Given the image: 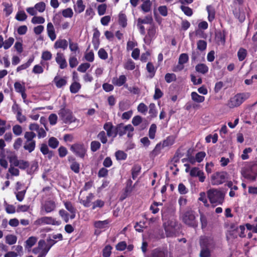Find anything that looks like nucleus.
Masks as SVG:
<instances>
[{
  "label": "nucleus",
  "instance_id": "nucleus-1",
  "mask_svg": "<svg viewBox=\"0 0 257 257\" xmlns=\"http://www.w3.org/2000/svg\"><path fill=\"white\" fill-rule=\"evenodd\" d=\"M250 96L249 92H243L237 93L231 97L227 102V106L229 108H234L240 105L244 101Z\"/></svg>",
  "mask_w": 257,
  "mask_h": 257
},
{
  "label": "nucleus",
  "instance_id": "nucleus-2",
  "mask_svg": "<svg viewBox=\"0 0 257 257\" xmlns=\"http://www.w3.org/2000/svg\"><path fill=\"white\" fill-rule=\"evenodd\" d=\"M210 202L216 205L222 204L224 201V195L223 193L216 189H210L207 192Z\"/></svg>",
  "mask_w": 257,
  "mask_h": 257
},
{
  "label": "nucleus",
  "instance_id": "nucleus-3",
  "mask_svg": "<svg viewBox=\"0 0 257 257\" xmlns=\"http://www.w3.org/2000/svg\"><path fill=\"white\" fill-rule=\"evenodd\" d=\"M58 114L63 122L66 124H70L77 120L76 118L73 115L72 111L67 108H61L59 110Z\"/></svg>",
  "mask_w": 257,
  "mask_h": 257
},
{
  "label": "nucleus",
  "instance_id": "nucleus-4",
  "mask_svg": "<svg viewBox=\"0 0 257 257\" xmlns=\"http://www.w3.org/2000/svg\"><path fill=\"white\" fill-rule=\"evenodd\" d=\"M182 221L186 225L196 227L197 226V222L193 211H188L185 212L181 216Z\"/></svg>",
  "mask_w": 257,
  "mask_h": 257
},
{
  "label": "nucleus",
  "instance_id": "nucleus-5",
  "mask_svg": "<svg viewBox=\"0 0 257 257\" xmlns=\"http://www.w3.org/2000/svg\"><path fill=\"white\" fill-rule=\"evenodd\" d=\"M70 150L75 155L83 158L86 154L87 148L82 143H76L71 146Z\"/></svg>",
  "mask_w": 257,
  "mask_h": 257
},
{
  "label": "nucleus",
  "instance_id": "nucleus-6",
  "mask_svg": "<svg viewBox=\"0 0 257 257\" xmlns=\"http://www.w3.org/2000/svg\"><path fill=\"white\" fill-rule=\"evenodd\" d=\"M227 173L225 172H216L211 177V184L213 185H218L223 183L227 178Z\"/></svg>",
  "mask_w": 257,
  "mask_h": 257
},
{
  "label": "nucleus",
  "instance_id": "nucleus-7",
  "mask_svg": "<svg viewBox=\"0 0 257 257\" xmlns=\"http://www.w3.org/2000/svg\"><path fill=\"white\" fill-rule=\"evenodd\" d=\"M34 224L36 226H41L46 224L59 225L60 223L59 221L55 220L52 217L44 216L36 219L34 221Z\"/></svg>",
  "mask_w": 257,
  "mask_h": 257
},
{
  "label": "nucleus",
  "instance_id": "nucleus-8",
  "mask_svg": "<svg viewBox=\"0 0 257 257\" xmlns=\"http://www.w3.org/2000/svg\"><path fill=\"white\" fill-rule=\"evenodd\" d=\"M52 243L49 244L46 242L43 239H41L39 241L38 246L41 251L40 254L37 257H45L47 253L50 249L51 247L55 243L54 240H52Z\"/></svg>",
  "mask_w": 257,
  "mask_h": 257
},
{
  "label": "nucleus",
  "instance_id": "nucleus-9",
  "mask_svg": "<svg viewBox=\"0 0 257 257\" xmlns=\"http://www.w3.org/2000/svg\"><path fill=\"white\" fill-rule=\"evenodd\" d=\"M116 136L118 135L121 137L127 133V132H133L134 127L131 124L124 125L121 123L116 125Z\"/></svg>",
  "mask_w": 257,
  "mask_h": 257
},
{
  "label": "nucleus",
  "instance_id": "nucleus-10",
  "mask_svg": "<svg viewBox=\"0 0 257 257\" xmlns=\"http://www.w3.org/2000/svg\"><path fill=\"white\" fill-rule=\"evenodd\" d=\"M56 205L55 201L51 200H46L42 204L41 207V211H44L46 213H50L56 209Z\"/></svg>",
  "mask_w": 257,
  "mask_h": 257
},
{
  "label": "nucleus",
  "instance_id": "nucleus-11",
  "mask_svg": "<svg viewBox=\"0 0 257 257\" xmlns=\"http://www.w3.org/2000/svg\"><path fill=\"white\" fill-rule=\"evenodd\" d=\"M156 29L154 26H151L148 29L147 34L144 39V42L149 45L151 41L155 38Z\"/></svg>",
  "mask_w": 257,
  "mask_h": 257
},
{
  "label": "nucleus",
  "instance_id": "nucleus-12",
  "mask_svg": "<svg viewBox=\"0 0 257 257\" xmlns=\"http://www.w3.org/2000/svg\"><path fill=\"white\" fill-rule=\"evenodd\" d=\"M103 128L106 132L107 136L108 137L114 138L116 137V126L114 127L111 122H106L104 124Z\"/></svg>",
  "mask_w": 257,
  "mask_h": 257
},
{
  "label": "nucleus",
  "instance_id": "nucleus-13",
  "mask_svg": "<svg viewBox=\"0 0 257 257\" xmlns=\"http://www.w3.org/2000/svg\"><path fill=\"white\" fill-rule=\"evenodd\" d=\"M55 61L61 69L66 68L68 65L64 55L61 52H57L55 57Z\"/></svg>",
  "mask_w": 257,
  "mask_h": 257
},
{
  "label": "nucleus",
  "instance_id": "nucleus-14",
  "mask_svg": "<svg viewBox=\"0 0 257 257\" xmlns=\"http://www.w3.org/2000/svg\"><path fill=\"white\" fill-rule=\"evenodd\" d=\"M110 222L111 221L109 219H106L103 221H96L94 222V226L97 229L105 230L108 228Z\"/></svg>",
  "mask_w": 257,
  "mask_h": 257
},
{
  "label": "nucleus",
  "instance_id": "nucleus-15",
  "mask_svg": "<svg viewBox=\"0 0 257 257\" xmlns=\"http://www.w3.org/2000/svg\"><path fill=\"white\" fill-rule=\"evenodd\" d=\"M63 203L65 208L70 213V218L74 219L75 217V214L76 212V208L72 204V203L70 201H64Z\"/></svg>",
  "mask_w": 257,
  "mask_h": 257
},
{
  "label": "nucleus",
  "instance_id": "nucleus-16",
  "mask_svg": "<svg viewBox=\"0 0 257 257\" xmlns=\"http://www.w3.org/2000/svg\"><path fill=\"white\" fill-rule=\"evenodd\" d=\"M53 82L58 88H61L67 84V80L65 77H61L56 76L54 77Z\"/></svg>",
  "mask_w": 257,
  "mask_h": 257
},
{
  "label": "nucleus",
  "instance_id": "nucleus-17",
  "mask_svg": "<svg viewBox=\"0 0 257 257\" xmlns=\"http://www.w3.org/2000/svg\"><path fill=\"white\" fill-rule=\"evenodd\" d=\"M47 32L48 37L52 41H54L56 38L55 29L52 23H48L47 26Z\"/></svg>",
  "mask_w": 257,
  "mask_h": 257
},
{
  "label": "nucleus",
  "instance_id": "nucleus-18",
  "mask_svg": "<svg viewBox=\"0 0 257 257\" xmlns=\"http://www.w3.org/2000/svg\"><path fill=\"white\" fill-rule=\"evenodd\" d=\"M126 81V76L124 75H121L119 77H113L112 79V83L115 86H121L125 83Z\"/></svg>",
  "mask_w": 257,
  "mask_h": 257
},
{
  "label": "nucleus",
  "instance_id": "nucleus-19",
  "mask_svg": "<svg viewBox=\"0 0 257 257\" xmlns=\"http://www.w3.org/2000/svg\"><path fill=\"white\" fill-rule=\"evenodd\" d=\"M200 243L201 247H212L213 241V240L207 237H203L200 238Z\"/></svg>",
  "mask_w": 257,
  "mask_h": 257
},
{
  "label": "nucleus",
  "instance_id": "nucleus-20",
  "mask_svg": "<svg viewBox=\"0 0 257 257\" xmlns=\"http://www.w3.org/2000/svg\"><path fill=\"white\" fill-rule=\"evenodd\" d=\"M68 47V42L65 39H58L54 43V47L55 49H62L65 50Z\"/></svg>",
  "mask_w": 257,
  "mask_h": 257
},
{
  "label": "nucleus",
  "instance_id": "nucleus-21",
  "mask_svg": "<svg viewBox=\"0 0 257 257\" xmlns=\"http://www.w3.org/2000/svg\"><path fill=\"white\" fill-rule=\"evenodd\" d=\"M85 8L82 0H77L74 6V10L75 13L80 14L83 12Z\"/></svg>",
  "mask_w": 257,
  "mask_h": 257
},
{
  "label": "nucleus",
  "instance_id": "nucleus-22",
  "mask_svg": "<svg viewBox=\"0 0 257 257\" xmlns=\"http://www.w3.org/2000/svg\"><path fill=\"white\" fill-rule=\"evenodd\" d=\"M100 35V33L99 30L97 29H94L93 35L92 43L95 49H97L98 47L99 38Z\"/></svg>",
  "mask_w": 257,
  "mask_h": 257
},
{
  "label": "nucleus",
  "instance_id": "nucleus-23",
  "mask_svg": "<svg viewBox=\"0 0 257 257\" xmlns=\"http://www.w3.org/2000/svg\"><path fill=\"white\" fill-rule=\"evenodd\" d=\"M241 174L244 178L249 181H254L256 179V177L252 175L247 169H243L241 171Z\"/></svg>",
  "mask_w": 257,
  "mask_h": 257
},
{
  "label": "nucleus",
  "instance_id": "nucleus-24",
  "mask_svg": "<svg viewBox=\"0 0 257 257\" xmlns=\"http://www.w3.org/2000/svg\"><path fill=\"white\" fill-rule=\"evenodd\" d=\"M40 151L43 155H47L49 159H51L53 155V152L49 151L48 147L45 144H41L40 147Z\"/></svg>",
  "mask_w": 257,
  "mask_h": 257
},
{
  "label": "nucleus",
  "instance_id": "nucleus-25",
  "mask_svg": "<svg viewBox=\"0 0 257 257\" xmlns=\"http://www.w3.org/2000/svg\"><path fill=\"white\" fill-rule=\"evenodd\" d=\"M38 240V238L35 236H31L29 237L25 241V248H31L34 246Z\"/></svg>",
  "mask_w": 257,
  "mask_h": 257
},
{
  "label": "nucleus",
  "instance_id": "nucleus-26",
  "mask_svg": "<svg viewBox=\"0 0 257 257\" xmlns=\"http://www.w3.org/2000/svg\"><path fill=\"white\" fill-rule=\"evenodd\" d=\"M191 97L192 100L195 102L202 103L205 100L204 96L200 95L194 91L191 92Z\"/></svg>",
  "mask_w": 257,
  "mask_h": 257
},
{
  "label": "nucleus",
  "instance_id": "nucleus-27",
  "mask_svg": "<svg viewBox=\"0 0 257 257\" xmlns=\"http://www.w3.org/2000/svg\"><path fill=\"white\" fill-rule=\"evenodd\" d=\"M206 10L208 13V20L209 22H212L215 18V9L212 6L209 5L207 6Z\"/></svg>",
  "mask_w": 257,
  "mask_h": 257
},
{
  "label": "nucleus",
  "instance_id": "nucleus-28",
  "mask_svg": "<svg viewBox=\"0 0 257 257\" xmlns=\"http://www.w3.org/2000/svg\"><path fill=\"white\" fill-rule=\"evenodd\" d=\"M36 147V141L25 142L24 148L29 153L32 152Z\"/></svg>",
  "mask_w": 257,
  "mask_h": 257
},
{
  "label": "nucleus",
  "instance_id": "nucleus-29",
  "mask_svg": "<svg viewBox=\"0 0 257 257\" xmlns=\"http://www.w3.org/2000/svg\"><path fill=\"white\" fill-rule=\"evenodd\" d=\"M93 198V194L92 193H89L88 195L86 196L85 199L81 200L80 203L83 204L85 207H88L90 206L91 201Z\"/></svg>",
  "mask_w": 257,
  "mask_h": 257
},
{
  "label": "nucleus",
  "instance_id": "nucleus-30",
  "mask_svg": "<svg viewBox=\"0 0 257 257\" xmlns=\"http://www.w3.org/2000/svg\"><path fill=\"white\" fill-rule=\"evenodd\" d=\"M175 139L176 137L174 136L168 137L166 139L162 142L163 146L165 147H167L173 145L175 143Z\"/></svg>",
  "mask_w": 257,
  "mask_h": 257
},
{
  "label": "nucleus",
  "instance_id": "nucleus-31",
  "mask_svg": "<svg viewBox=\"0 0 257 257\" xmlns=\"http://www.w3.org/2000/svg\"><path fill=\"white\" fill-rule=\"evenodd\" d=\"M118 23L123 28L127 25L126 16L122 12H120L118 15Z\"/></svg>",
  "mask_w": 257,
  "mask_h": 257
},
{
  "label": "nucleus",
  "instance_id": "nucleus-32",
  "mask_svg": "<svg viewBox=\"0 0 257 257\" xmlns=\"http://www.w3.org/2000/svg\"><path fill=\"white\" fill-rule=\"evenodd\" d=\"M215 39L218 44L224 45L225 42V37L223 33L218 32L216 34Z\"/></svg>",
  "mask_w": 257,
  "mask_h": 257
},
{
  "label": "nucleus",
  "instance_id": "nucleus-33",
  "mask_svg": "<svg viewBox=\"0 0 257 257\" xmlns=\"http://www.w3.org/2000/svg\"><path fill=\"white\" fill-rule=\"evenodd\" d=\"M81 88V85L78 82H73L70 86V91L72 93H76Z\"/></svg>",
  "mask_w": 257,
  "mask_h": 257
},
{
  "label": "nucleus",
  "instance_id": "nucleus-34",
  "mask_svg": "<svg viewBox=\"0 0 257 257\" xmlns=\"http://www.w3.org/2000/svg\"><path fill=\"white\" fill-rule=\"evenodd\" d=\"M196 71L202 74H205L208 71V67L204 64H199L195 67Z\"/></svg>",
  "mask_w": 257,
  "mask_h": 257
},
{
  "label": "nucleus",
  "instance_id": "nucleus-35",
  "mask_svg": "<svg viewBox=\"0 0 257 257\" xmlns=\"http://www.w3.org/2000/svg\"><path fill=\"white\" fill-rule=\"evenodd\" d=\"M141 5V9L144 13H148L151 11L152 3L150 1L143 2Z\"/></svg>",
  "mask_w": 257,
  "mask_h": 257
},
{
  "label": "nucleus",
  "instance_id": "nucleus-36",
  "mask_svg": "<svg viewBox=\"0 0 257 257\" xmlns=\"http://www.w3.org/2000/svg\"><path fill=\"white\" fill-rule=\"evenodd\" d=\"M15 19L18 21H24L27 19V16L24 11L21 10L17 12Z\"/></svg>",
  "mask_w": 257,
  "mask_h": 257
},
{
  "label": "nucleus",
  "instance_id": "nucleus-37",
  "mask_svg": "<svg viewBox=\"0 0 257 257\" xmlns=\"http://www.w3.org/2000/svg\"><path fill=\"white\" fill-rule=\"evenodd\" d=\"M151 257H167V254L164 251L156 249L153 250Z\"/></svg>",
  "mask_w": 257,
  "mask_h": 257
},
{
  "label": "nucleus",
  "instance_id": "nucleus-38",
  "mask_svg": "<svg viewBox=\"0 0 257 257\" xmlns=\"http://www.w3.org/2000/svg\"><path fill=\"white\" fill-rule=\"evenodd\" d=\"M149 108V113L150 115V116L152 118L156 117L157 115L158 112L156 109L155 104L154 103L150 104Z\"/></svg>",
  "mask_w": 257,
  "mask_h": 257
},
{
  "label": "nucleus",
  "instance_id": "nucleus-39",
  "mask_svg": "<svg viewBox=\"0 0 257 257\" xmlns=\"http://www.w3.org/2000/svg\"><path fill=\"white\" fill-rule=\"evenodd\" d=\"M33 61L34 58H30L26 63L18 66L17 68V71L20 72L23 70L27 69L31 65Z\"/></svg>",
  "mask_w": 257,
  "mask_h": 257
},
{
  "label": "nucleus",
  "instance_id": "nucleus-40",
  "mask_svg": "<svg viewBox=\"0 0 257 257\" xmlns=\"http://www.w3.org/2000/svg\"><path fill=\"white\" fill-rule=\"evenodd\" d=\"M3 5L5 7L4 11L6 13V15L7 16L10 15L13 11L12 5L7 3H4Z\"/></svg>",
  "mask_w": 257,
  "mask_h": 257
},
{
  "label": "nucleus",
  "instance_id": "nucleus-41",
  "mask_svg": "<svg viewBox=\"0 0 257 257\" xmlns=\"http://www.w3.org/2000/svg\"><path fill=\"white\" fill-rule=\"evenodd\" d=\"M59 142L57 139L54 137H51L48 141V145L52 149H56L58 147Z\"/></svg>",
  "mask_w": 257,
  "mask_h": 257
},
{
  "label": "nucleus",
  "instance_id": "nucleus-42",
  "mask_svg": "<svg viewBox=\"0 0 257 257\" xmlns=\"http://www.w3.org/2000/svg\"><path fill=\"white\" fill-rule=\"evenodd\" d=\"M153 21V18L151 15H148L145 17V18H139L137 22L142 24H151Z\"/></svg>",
  "mask_w": 257,
  "mask_h": 257
},
{
  "label": "nucleus",
  "instance_id": "nucleus-43",
  "mask_svg": "<svg viewBox=\"0 0 257 257\" xmlns=\"http://www.w3.org/2000/svg\"><path fill=\"white\" fill-rule=\"evenodd\" d=\"M17 237L16 236L12 234L8 235L6 237V242L10 245H13L16 243Z\"/></svg>",
  "mask_w": 257,
  "mask_h": 257
},
{
  "label": "nucleus",
  "instance_id": "nucleus-44",
  "mask_svg": "<svg viewBox=\"0 0 257 257\" xmlns=\"http://www.w3.org/2000/svg\"><path fill=\"white\" fill-rule=\"evenodd\" d=\"M141 168L139 165H135L132 169V178L134 180H135L138 176L139 175Z\"/></svg>",
  "mask_w": 257,
  "mask_h": 257
},
{
  "label": "nucleus",
  "instance_id": "nucleus-45",
  "mask_svg": "<svg viewBox=\"0 0 257 257\" xmlns=\"http://www.w3.org/2000/svg\"><path fill=\"white\" fill-rule=\"evenodd\" d=\"M36 137V134L33 132H26L24 135V138L26 140V142L35 141L34 139Z\"/></svg>",
  "mask_w": 257,
  "mask_h": 257
},
{
  "label": "nucleus",
  "instance_id": "nucleus-46",
  "mask_svg": "<svg viewBox=\"0 0 257 257\" xmlns=\"http://www.w3.org/2000/svg\"><path fill=\"white\" fill-rule=\"evenodd\" d=\"M123 66L124 68L126 70H133L135 68V63L132 59H130L124 64Z\"/></svg>",
  "mask_w": 257,
  "mask_h": 257
},
{
  "label": "nucleus",
  "instance_id": "nucleus-47",
  "mask_svg": "<svg viewBox=\"0 0 257 257\" xmlns=\"http://www.w3.org/2000/svg\"><path fill=\"white\" fill-rule=\"evenodd\" d=\"M156 131L157 125L154 123L152 124L149 131V136L151 139H154L155 138Z\"/></svg>",
  "mask_w": 257,
  "mask_h": 257
},
{
  "label": "nucleus",
  "instance_id": "nucleus-48",
  "mask_svg": "<svg viewBox=\"0 0 257 257\" xmlns=\"http://www.w3.org/2000/svg\"><path fill=\"white\" fill-rule=\"evenodd\" d=\"M69 64L71 68L75 67L78 64V61L75 56L70 55L69 58Z\"/></svg>",
  "mask_w": 257,
  "mask_h": 257
},
{
  "label": "nucleus",
  "instance_id": "nucleus-49",
  "mask_svg": "<svg viewBox=\"0 0 257 257\" xmlns=\"http://www.w3.org/2000/svg\"><path fill=\"white\" fill-rule=\"evenodd\" d=\"M35 8H36L37 12L43 13L45 10L46 4L43 2H39L35 5Z\"/></svg>",
  "mask_w": 257,
  "mask_h": 257
},
{
  "label": "nucleus",
  "instance_id": "nucleus-50",
  "mask_svg": "<svg viewBox=\"0 0 257 257\" xmlns=\"http://www.w3.org/2000/svg\"><path fill=\"white\" fill-rule=\"evenodd\" d=\"M247 52L246 50L243 48H240L239 49L237 52V56L239 61L243 60L246 56Z\"/></svg>",
  "mask_w": 257,
  "mask_h": 257
},
{
  "label": "nucleus",
  "instance_id": "nucleus-51",
  "mask_svg": "<svg viewBox=\"0 0 257 257\" xmlns=\"http://www.w3.org/2000/svg\"><path fill=\"white\" fill-rule=\"evenodd\" d=\"M69 47L70 51L73 53H76L79 51L78 45L77 43L73 42L70 40L69 41Z\"/></svg>",
  "mask_w": 257,
  "mask_h": 257
},
{
  "label": "nucleus",
  "instance_id": "nucleus-52",
  "mask_svg": "<svg viewBox=\"0 0 257 257\" xmlns=\"http://www.w3.org/2000/svg\"><path fill=\"white\" fill-rule=\"evenodd\" d=\"M115 155L117 160H124L127 157L126 154L122 151H118L116 152Z\"/></svg>",
  "mask_w": 257,
  "mask_h": 257
},
{
  "label": "nucleus",
  "instance_id": "nucleus-53",
  "mask_svg": "<svg viewBox=\"0 0 257 257\" xmlns=\"http://www.w3.org/2000/svg\"><path fill=\"white\" fill-rule=\"evenodd\" d=\"M14 42V39L12 37H10L7 40L4 41L3 47L5 49L7 50L10 48Z\"/></svg>",
  "mask_w": 257,
  "mask_h": 257
},
{
  "label": "nucleus",
  "instance_id": "nucleus-54",
  "mask_svg": "<svg viewBox=\"0 0 257 257\" xmlns=\"http://www.w3.org/2000/svg\"><path fill=\"white\" fill-rule=\"evenodd\" d=\"M85 60L89 62H92L94 59V54L92 51L86 52L84 56Z\"/></svg>",
  "mask_w": 257,
  "mask_h": 257
},
{
  "label": "nucleus",
  "instance_id": "nucleus-55",
  "mask_svg": "<svg viewBox=\"0 0 257 257\" xmlns=\"http://www.w3.org/2000/svg\"><path fill=\"white\" fill-rule=\"evenodd\" d=\"M31 22L34 24H42L44 23L45 19L41 16H34L32 19Z\"/></svg>",
  "mask_w": 257,
  "mask_h": 257
},
{
  "label": "nucleus",
  "instance_id": "nucleus-56",
  "mask_svg": "<svg viewBox=\"0 0 257 257\" xmlns=\"http://www.w3.org/2000/svg\"><path fill=\"white\" fill-rule=\"evenodd\" d=\"M165 79L167 83H171L176 80V76L174 73H167L165 76Z\"/></svg>",
  "mask_w": 257,
  "mask_h": 257
},
{
  "label": "nucleus",
  "instance_id": "nucleus-57",
  "mask_svg": "<svg viewBox=\"0 0 257 257\" xmlns=\"http://www.w3.org/2000/svg\"><path fill=\"white\" fill-rule=\"evenodd\" d=\"M52 58V53L48 51H43L42 53L41 58L44 61L50 60Z\"/></svg>",
  "mask_w": 257,
  "mask_h": 257
},
{
  "label": "nucleus",
  "instance_id": "nucleus-58",
  "mask_svg": "<svg viewBox=\"0 0 257 257\" xmlns=\"http://www.w3.org/2000/svg\"><path fill=\"white\" fill-rule=\"evenodd\" d=\"M180 9L183 13L187 16L190 17L193 14L192 10L188 7H186L182 5L180 7Z\"/></svg>",
  "mask_w": 257,
  "mask_h": 257
},
{
  "label": "nucleus",
  "instance_id": "nucleus-59",
  "mask_svg": "<svg viewBox=\"0 0 257 257\" xmlns=\"http://www.w3.org/2000/svg\"><path fill=\"white\" fill-rule=\"evenodd\" d=\"M137 109L140 113L146 114L148 110V107L145 103H141L138 106Z\"/></svg>",
  "mask_w": 257,
  "mask_h": 257
},
{
  "label": "nucleus",
  "instance_id": "nucleus-60",
  "mask_svg": "<svg viewBox=\"0 0 257 257\" xmlns=\"http://www.w3.org/2000/svg\"><path fill=\"white\" fill-rule=\"evenodd\" d=\"M90 64L88 63H84L80 64L77 68V70L80 72L84 73L90 67Z\"/></svg>",
  "mask_w": 257,
  "mask_h": 257
},
{
  "label": "nucleus",
  "instance_id": "nucleus-61",
  "mask_svg": "<svg viewBox=\"0 0 257 257\" xmlns=\"http://www.w3.org/2000/svg\"><path fill=\"white\" fill-rule=\"evenodd\" d=\"M14 88L15 90L19 93L25 91L26 90L25 86L23 85H22L19 82H16L15 83Z\"/></svg>",
  "mask_w": 257,
  "mask_h": 257
},
{
  "label": "nucleus",
  "instance_id": "nucleus-62",
  "mask_svg": "<svg viewBox=\"0 0 257 257\" xmlns=\"http://www.w3.org/2000/svg\"><path fill=\"white\" fill-rule=\"evenodd\" d=\"M97 138L102 144H106L107 142L106 135L105 132L104 131L100 132L98 134Z\"/></svg>",
  "mask_w": 257,
  "mask_h": 257
},
{
  "label": "nucleus",
  "instance_id": "nucleus-63",
  "mask_svg": "<svg viewBox=\"0 0 257 257\" xmlns=\"http://www.w3.org/2000/svg\"><path fill=\"white\" fill-rule=\"evenodd\" d=\"M100 146L101 144L99 142L95 141H92L90 144L91 150L93 152H96L99 149Z\"/></svg>",
  "mask_w": 257,
  "mask_h": 257
},
{
  "label": "nucleus",
  "instance_id": "nucleus-64",
  "mask_svg": "<svg viewBox=\"0 0 257 257\" xmlns=\"http://www.w3.org/2000/svg\"><path fill=\"white\" fill-rule=\"evenodd\" d=\"M60 216L64 219L65 222H68L69 220V214L64 209H60L59 211Z\"/></svg>",
  "mask_w": 257,
  "mask_h": 257
}]
</instances>
